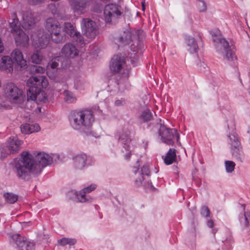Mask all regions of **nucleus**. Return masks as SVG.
Returning a JSON list of instances; mask_svg holds the SVG:
<instances>
[{
    "label": "nucleus",
    "instance_id": "obj_33",
    "mask_svg": "<svg viewBox=\"0 0 250 250\" xmlns=\"http://www.w3.org/2000/svg\"><path fill=\"white\" fill-rule=\"evenodd\" d=\"M224 164L225 170L227 173H230L234 171L236 165L234 162L232 161L227 160L225 161Z\"/></svg>",
    "mask_w": 250,
    "mask_h": 250
},
{
    "label": "nucleus",
    "instance_id": "obj_36",
    "mask_svg": "<svg viewBox=\"0 0 250 250\" xmlns=\"http://www.w3.org/2000/svg\"><path fill=\"white\" fill-rule=\"evenodd\" d=\"M197 8L200 12H205L207 11V4L205 0H197Z\"/></svg>",
    "mask_w": 250,
    "mask_h": 250
},
{
    "label": "nucleus",
    "instance_id": "obj_29",
    "mask_svg": "<svg viewBox=\"0 0 250 250\" xmlns=\"http://www.w3.org/2000/svg\"><path fill=\"white\" fill-rule=\"evenodd\" d=\"M92 190H93V188L91 186L84 188L83 190L80 191L79 193L76 192L75 194L80 202H84L86 200L85 194Z\"/></svg>",
    "mask_w": 250,
    "mask_h": 250
},
{
    "label": "nucleus",
    "instance_id": "obj_53",
    "mask_svg": "<svg viewBox=\"0 0 250 250\" xmlns=\"http://www.w3.org/2000/svg\"><path fill=\"white\" fill-rule=\"evenodd\" d=\"M143 144H144V146L145 148L146 149L147 146V142L144 141Z\"/></svg>",
    "mask_w": 250,
    "mask_h": 250
},
{
    "label": "nucleus",
    "instance_id": "obj_18",
    "mask_svg": "<svg viewBox=\"0 0 250 250\" xmlns=\"http://www.w3.org/2000/svg\"><path fill=\"white\" fill-rule=\"evenodd\" d=\"M0 69L6 73H11L13 71L14 62L11 58L8 56H4L1 58Z\"/></svg>",
    "mask_w": 250,
    "mask_h": 250
},
{
    "label": "nucleus",
    "instance_id": "obj_48",
    "mask_svg": "<svg viewBox=\"0 0 250 250\" xmlns=\"http://www.w3.org/2000/svg\"><path fill=\"white\" fill-rule=\"evenodd\" d=\"M30 126H32V127H31L32 130H30V132L31 133L37 132L40 129V127L38 125H30Z\"/></svg>",
    "mask_w": 250,
    "mask_h": 250
},
{
    "label": "nucleus",
    "instance_id": "obj_5",
    "mask_svg": "<svg viewBox=\"0 0 250 250\" xmlns=\"http://www.w3.org/2000/svg\"><path fill=\"white\" fill-rule=\"evenodd\" d=\"M139 161H137V166L133 168L134 174L138 177L135 181V184L137 187L143 186L146 189H154L151 181L149 179L146 180V177L149 176L150 172L147 166L144 165L139 168Z\"/></svg>",
    "mask_w": 250,
    "mask_h": 250
},
{
    "label": "nucleus",
    "instance_id": "obj_3",
    "mask_svg": "<svg viewBox=\"0 0 250 250\" xmlns=\"http://www.w3.org/2000/svg\"><path fill=\"white\" fill-rule=\"evenodd\" d=\"M215 47L218 54L223 57L225 62L232 67H235L236 75L238 77L240 82V74L237 68V58L235 54V46L234 42L230 41L229 42L224 38L216 39Z\"/></svg>",
    "mask_w": 250,
    "mask_h": 250
},
{
    "label": "nucleus",
    "instance_id": "obj_1",
    "mask_svg": "<svg viewBox=\"0 0 250 250\" xmlns=\"http://www.w3.org/2000/svg\"><path fill=\"white\" fill-rule=\"evenodd\" d=\"M143 38L144 32L141 29L125 30L119 37L115 38L114 42L119 47L131 44L129 46L130 51H128L126 57L133 66L137 65L140 62V56L143 53L142 41Z\"/></svg>",
    "mask_w": 250,
    "mask_h": 250
},
{
    "label": "nucleus",
    "instance_id": "obj_31",
    "mask_svg": "<svg viewBox=\"0 0 250 250\" xmlns=\"http://www.w3.org/2000/svg\"><path fill=\"white\" fill-rule=\"evenodd\" d=\"M62 29L63 31L71 37L73 36L76 32V31H74L73 25L70 22H65L63 24Z\"/></svg>",
    "mask_w": 250,
    "mask_h": 250
},
{
    "label": "nucleus",
    "instance_id": "obj_41",
    "mask_svg": "<svg viewBox=\"0 0 250 250\" xmlns=\"http://www.w3.org/2000/svg\"><path fill=\"white\" fill-rule=\"evenodd\" d=\"M64 95L65 96L64 100L66 102L71 103L74 100V98L72 96V94L68 90H65L64 91Z\"/></svg>",
    "mask_w": 250,
    "mask_h": 250
},
{
    "label": "nucleus",
    "instance_id": "obj_4",
    "mask_svg": "<svg viewBox=\"0 0 250 250\" xmlns=\"http://www.w3.org/2000/svg\"><path fill=\"white\" fill-rule=\"evenodd\" d=\"M27 100H35L38 102H45L46 100V94L42 89L46 88L48 83L45 77L39 76L30 77L26 83Z\"/></svg>",
    "mask_w": 250,
    "mask_h": 250
},
{
    "label": "nucleus",
    "instance_id": "obj_54",
    "mask_svg": "<svg viewBox=\"0 0 250 250\" xmlns=\"http://www.w3.org/2000/svg\"><path fill=\"white\" fill-rule=\"evenodd\" d=\"M217 229H212V233H213L214 234H215V233L217 232Z\"/></svg>",
    "mask_w": 250,
    "mask_h": 250
},
{
    "label": "nucleus",
    "instance_id": "obj_40",
    "mask_svg": "<svg viewBox=\"0 0 250 250\" xmlns=\"http://www.w3.org/2000/svg\"><path fill=\"white\" fill-rule=\"evenodd\" d=\"M200 213L202 216L207 217L209 216L210 211L206 206H203L201 208Z\"/></svg>",
    "mask_w": 250,
    "mask_h": 250
},
{
    "label": "nucleus",
    "instance_id": "obj_58",
    "mask_svg": "<svg viewBox=\"0 0 250 250\" xmlns=\"http://www.w3.org/2000/svg\"><path fill=\"white\" fill-rule=\"evenodd\" d=\"M94 29H95V31H96V26H95V25Z\"/></svg>",
    "mask_w": 250,
    "mask_h": 250
},
{
    "label": "nucleus",
    "instance_id": "obj_57",
    "mask_svg": "<svg viewBox=\"0 0 250 250\" xmlns=\"http://www.w3.org/2000/svg\"><path fill=\"white\" fill-rule=\"evenodd\" d=\"M97 205H95V206H94L95 209H97Z\"/></svg>",
    "mask_w": 250,
    "mask_h": 250
},
{
    "label": "nucleus",
    "instance_id": "obj_28",
    "mask_svg": "<svg viewBox=\"0 0 250 250\" xmlns=\"http://www.w3.org/2000/svg\"><path fill=\"white\" fill-rule=\"evenodd\" d=\"M153 118V115L150 109L148 108L145 109L139 116V119L140 121L146 122L150 121Z\"/></svg>",
    "mask_w": 250,
    "mask_h": 250
},
{
    "label": "nucleus",
    "instance_id": "obj_2",
    "mask_svg": "<svg viewBox=\"0 0 250 250\" xmlns=\"http://www.w3.org/2000/svg\"><path fill=\"white\" fill-rule=\"evenodd\" d=\"M49 159V156L44 153H38L33 159L28 152H23L21 154V160L15 163V168L18 176L25 179L30 172L40 173L42 168L48 165Z\"/></svg>",
    "mask_w": 250,
    "mask_h": 250
},
{
    "label": "nucleus",
    "instance_id": "obj_20",
    "mask_svg": "<svg viewBox=\"0 0 250 250\" xmlns=\"http://www.w3.org/2000/svg\"><path fill=\"white\" fill-rule=\"evenodd\" d=\"M91 0H69V3L75 11H81L85 8Z\"/></svg>",
    "mask_w": 250,
    "mask_h": 250
},
{
    "label": "nucleus",
    "instance_id": "obj_12",
    "mask_svg": "<svg viewBox=\"0 0 250 250\" xmlns=\"http://www.w3.org/2000/svg\"><path fill=\"white\" fill-rule=\"evenodd\" d=\"M93 118L92 113L91 111L85 110L78 112L75 115L74 121L78 125H83L85 127L89 128L92 126Z\"/></svg>",
    "mask_w": 250,
    "mask_h": 250
},
{
    "label": "nucleus",
    "instance_id": "obj_9",
    "mask_svg": "<svg viewBox=\"0 0 250 250\" xmlns=\"http://www.w3.org/2000/svg\"><path fill=\"white\" fill-rule=\"evenodd\" d=\"M33 43L37 48H44L48 44L50 41V35L44 31V29H40L32 34L31 37Z\"/></svg>",
    "mask_w": 250,
    "mask_h": 250
},
{
    "label": "nucleus",
    "instance_id": "obj_38",
    "mask_svg": "<svg viewBox=\"0 0 250 250\" xmlns=\"http://www.w3.org/2000/svg\"><path fill=\"white\" fill-rule=\"evenodd\" d=\"M4 197L6 199L7 201L10 204H13L16 202L18 198V195L9 193L4 194Z\"/></svg>",
    "mask_w": 250,
    "mask_h": 250
},
{
    "label": "nucleus",
    "instance_id": "obj_17",
    "mask_svg": "<svg viewBox=\"0 0 250 250\" xmlns=\"http://www.w3.org/2000/svg\"><path fill=\"white\" fill-rule=\"evenodd\" d=\"M61 53L68 58H74L79 55V51L76 46L71 43H66L62 48Z\"/></svg>",
    "mask_w": 250,
    "mask_h": 250
},
{
    "label": "nucleus",
    "instance_id": "obj_59",
    "mask_svg": "<svg viewBox=\"0 0 250 250\" xmlns=\"http://www.w3.org/2000/svg\"><path fill=\"white\" fill-rule=\"evenodd\" d=\"M158 170H157L156 171V173L158 172Z\"/></svg>",
    "mask_w": 250,
    "mask_h": 250
},
{
    "label": "nucleus",
    "instance_id": "obj_46",
    "mask_svg": "<svg viewBox=\"0 0 250 250\" xmlns=\"http://www.w3.org/2000/svg\"><path fill=\"white\" fill-rule=\"evenodd\" d=\"M61 58V57H57L55 59V61L52 62L50 63V66L52 69L58 68L59 66V63L56 62V60L59 61V59Z\"/></svg>",
    "mask_w": 250,
    "mask_h": 250
},
{
    "label": "nucleus",
    "instance_id": "obj_13",
    "mask_svg": "<svg viewBox=\"0 0 250 250\" xmlns=\"http://www.w3.org/2000/svg\"><path fill=\"white\" fill-rule=\"evenodd\" d=\"M45 28L50 32V38L63 33L61 24L53 18H48L46 20Z\"/></svg>",
    "mask_w": 250,
    "mask_h": 250
},
{
    "label": "nucleus",
    "instance_id": "obj_34",
    "mask_svg": "<svg viewBox=\"0 0 250 250\" xmlns=\"http://www.w3.org/2000/svg\"><path fill=\"white\" fill-rule=\"evenodd\" d=\"M66 36L65 34L62 33L57 36H54L51 38V41L55 43H62L66 40Z\"/></svg>",
    "mask_w": 250,
    "mask_h": 250
},
{
    "label": "nucleus",
    "instance_id": "obj_15",
    "mask_svg": "<svg viewBox=\"0 0 250 250\" xmlns=\"http://www.w3.org/2000/svg\"><path fill=\"white\" fill-rule=\"evenodd\" d=\"M241 212L238 215V220L242 228H249L250 226V211H245V204H239Z\"/></svg>",
    "mask_w": 250,
    "mask_h": 250
},
{
    "label": "nucleus",
    "instance_id": "obj_26",
    "mask_svg": "<svg viewBox=\"0 0 250 250\" xmlns=\"http://www.w3.org/2000/svg\"><path fill=\"white\" fill-rule=\"evenodd\" d=\"M21 144V142L18 140H14V139H9L8 142V150L10 153H14L17 152L19 149V146Z\"/></svg>",
    "mask_w": 250,
    "mask_h": 250
},
{
    "label": "nucleus",
    "instance_id": "obj_10",
    "mask_svg": "<svg viewBox=\"0 0 250 250\" xmlns=\"http://www.w3.org/2000/svg\"><path fill=\"white\" fill-rule=\"evenodd\" d=\"M130 131L127 127L124 126L121 131H119L116 136L121 141L123 147L127 151L125 154V158L128 160L131 155V149L130 146V139L129 137Z\"/></svg>",
    "mask_w": 250,
    "mask_h": 250
},
{
    "label": "nucleus",
    "instance_id": "obj_27",
    "mask_svg": "<svg viewBox=\"0 0 250 250\" xmlns=\"http://www.w3.org/2000/svg\"><path fill=\"white\" fill-rule=\"evenodd\" d=\"M23 22L22 26L24 28L28 29L31 27L35 23L34 19L31 13L26 14L23 17Z\"/></svg>",
    "mask_w": 250,
    "mask_h": 250
},
{
    "label": "nucleus",
    "instance_id": "obj_16",
    "mask_svg": "<svg viewBox=\"0 0 250 250\" xmlns=\"http://www.w3.org/2000/svg\"><path fill=\"white\" fill-rule=\"evenodd\" d=\"M12 239L21 250H32L34 246L33 243L27 241L24 237L21 236L19 234H14L12 236Z\"/></svg>",
    "mask_w": 250,
    "mask_h": 250
},
{
    "label": "nucleus",
    "instance_id": "obj_7",
    "mask_svg": "<svg viewBox=\"0 0 250 250\" xmlns=\"http://www.w3.org/2000/svg\"><path fill=\"white\" fill-rule=\"evenodd\" d=\"M159 135L162 141L167 145H173L175 141L177 143L179 142V135L175 129L168 128L165 125H161L159 130Z\"/></svg>",
    "mask_w": 250,
    "mask_h": 250
},
{
    "label": "nucleus",
    "instance_id": "obj_55",
    "mask_svg": "<svg viewBox=\"0 0 250 250\" xmlns=\"http://www.w3.org/2000/svg\"><path fill=\"white\" fill-rule=\"evenodd\" d=\"M142 10H145V6H144V2H142Z\"/></svg>",
    "mask_w": 250,
    "mask_h": 250
},
{
    "label": "nucleus",
    "instance_id": "obj_22",
    "mask_svg": "<svg viewBox=\"0 0 250 250\" xmlns=\"http://www.w3.org/2000/svg\"><path fill=\"white\" fill-rule=\"evenodd\" d=\"M185 40L188 46V50L190 53H196L198 50V45L195 38L187 35L185 37Z\"/></svg>",
    "mask_w": 250,
    "mask_h": 250
},
{
    "label": "nucleus",
    "instance_id": "obj_43",
    "mask_svg": "<svg viewBox=\"0 0 250 250\" xmlns=\"http://www.w3.org/2000/svg\"><path fill=\"white\" fill-rule=\"evenodd\" d=\"M31 127H32V126H30V124H25L22 125L21 127V131L25 134L31 133V132H30V130H32Z\"/></svg>",
    "mask_w": 250,
    "mask_h": 250
},
{
    "label": "nucleus",
    "instance_id": "obj_19",
    "mask_svg": "<svg viewBox=\"0 0 250 250\" xmlns=\"http://www.w3.org/2000/svg\"><path fill=\"white\" fill-rule=\"evenodd\" d=\"M83 21L84 25L82 28L83 34L88 38H93L94 37L93 21L89 19H85L83 20Z\"/></svg>",
    "mask_w": 250,
    "mask_h": 250
},
{
    "label": "nucleus",
    "instance_id": "obj_23",
    "mask_svg": "<svg viewBox=\"0 0 250 250\" xmlns=\"http://www.w3.org/2000/svg\"><path fill=\"white\" fill-rule=\"evenodd\" d=\"M15 40L17 45L26 47L28 44L29 37L23 31L15 35Z\"/></svg>",
    "mask_w": 250,
    "mask_h": 250
},
{
    "label": "nucleus",
    "instance_id": "obj_37",
    "mask_svg": "<svg viewBox=\"0 0 250 250\" xmlns=\"http://www.w3.org/2000/svg\"><path fill=\"white\" fill-rule=\"evenodd\" d=\"M117 85L118 86V88L120 90H122L123 89H128L129 86V83L127 80L125 78L124 82L122 80H120L117 82Z\"/></svg>",
    "mask_w": 250,
    "mask_h": 250
},
{
    "label": "nucleus",
    "instance_id": "obj_32",
    "mask_svg": "<svg viewBox=\"0 0 250 250\" xmlns=\"http://www.w3.org/2000/svg\"><path fill=\"white\" fill-rule=\"evenodd\" d=\"M18 23L17 19H14V21L10 23V27L11 28V32L12 33L17 35L18 33H20V31H23L20 27L19 25H17Z\"/></svg>",
    "mask_w": 250,
    "mask_h": 250
},
{
    "label": "nucleus",
    "instance_id": "obj_6",
    "mask_svg": "<svg viewBox=\"0 0 250 250\" xmlns=\"http://www.w3.org/2000/svg\"><path fill=\"white\" fill-rule=\"evenodd\" d=\"M4 94L6 98L12 103L20 104L24 101L22 90L13 83H8L4 86Z\"/></svg>",
    "mask_w": 250,
    "mask_h": 250
},
{
    "label": "nucleus",
    "instance_id": "obj_44",
    "mask_svg": "<svg viewBox=\"0 0 250 250\" xmlns=\"http://www.w3.org/2000/svg\"><path fill=\"white\" fill-rule=\"evenodd\" d=\"M102 248L103 250H113V245L111 241L107 240L105 242Z\"/></svg>",
    "mask_w": 250,
    "mask_h": 250
},
{
    "label": "nucleus",
    "instance_id": "obj_25",
    "mask_svg": "<svg viewBox=\"0 0 250 250\" xmlns=\"http://www.w3.org/2000/svg\"><path fill=\"white\" fill-rule=\"evenodd\" d=\"M176 157V151L174 148H170L164 158V162L166 165L172 164L175 160Z\"/></svg>",
    "mask_w": 250,
    "mask_h": 250
},
{
    "label": "nucleus",
    "instance_id": "obj_51",
    "mask_svg": "<svg viewBox=\"0 0 250 250\" xmlns=\"http://www.w3.org/2000/svg\"><path fill=\"white\" fill-rule=\"evenodd\" d=\"M207 224L208 227L211 228L214 226V222L212 220H209L207 221Z\"/></svg>",
    "mask_w": 250,
    "mask_h": 250
},
{
    "label": "nucleus",
    "instance_id": "obj_11",
    "mask_svg": "<svg viewBox=\"0 0 250 250\" xmlns=\"http://www.w3.org/2000/svg\"><path fill=\"white\" fill-rule=\"evenodd\" d=\"M119 6L116 4H107L104 8V15L106 22H115L119 18L122 12L119 10Z\"/></svg>",
    "mask_w": 250,
    "mask_h": 250
},
{
    "label": "nucleus",
    "instance_id": "obj_24",
    "mask_svg": "<svg viewBox=\"0 0 250 250\" xmlns=\"http://www.w3.org/2000/svg\"><path fill=\"white\" fill-rule=\"evenodd\" d=\"M232 155L240 162H244L245 160V155L242 150L241 146H237L231 148Z\"/></svg>",
    "mask_w": 250,
    "mask_h": 250
},
{
    "label": "nucleus",
    "instance_id": "obj_14",
    "mask_svg": "<svg viewBox=\"0 0 250 250\" xmlns=\"http://www.w3.org/2000/svg\"><path fill=\"white\" fill-rule=\"evenodd\" d=\"M11 59L15 61V68L18 71H22L25 69L27 66L26 60L23 58L21 52L18 49H15L11 54Z\"/></svg>",
    "mask_w": 250,
    "mask_h": 250
},
{
    "label": "nucleus",
    "instance_id": "obj_8",
    "mask_svg": "<svg viewBox=\"0 0 250 250\" xmlns=\"http://www.w3.org/2000/svg\"><path fill=\"white\" fill-rule=\"evenodd\" d=\"M109 69L114 74L125 73V70L127 72L129 68L126 64L124 56L121 54L114 55L109 63Z\"/></svg>",
    "mask_w": 250,
    "mask_h": 250
},
{
    "label": "nucleus",
    "instance_id": "obj_52",
    "mask_svg": "<svg viewBox=\"0 0 250 250\" xmlns=\"http://www.w3.org/2000/svg\"><path fill=\"white\" fill-rule=\"evenodd\" d=\"M1 157H3V158L6 156V154H8V153L6 152V150L4 149H2L1 151Z\"/></svg>",
    "mask_w": 250,
    "mask_h": 250
},
{
    "label": "nucleus",
    "instance_id": "obj_56",
    "mask_svg": "<svg viewBox=\"0 0 250 250\" xmlns=\"http://www.w3.org/2000/svg\"><path fill=\"white\" fill-rule=\"evenodd\" d=\"M95 48H96V46H95ZM94 51H95V55H96V54H97L98 53H97V50H96V48H95V50H94Z\"/></svg>",
    "mask_w": 250,
    "mask_h": 250
},
{
    "label": "nucleus",
    "instance_id": "obj_45",
    "mask_svg": "<svg viewBox=\"0 0 250 250\" xmlns=\"http://www.w3.org/2000/svg\"><path fill=\"white\" fill-rule=\"evenodd\" d=\"M76 42L83 44V38L79 32H76L72 36Z\"/></svg>",
    "mask_w": 250,
    "mask_h": 250
},
{
    "label": "nucleus",
    "instance_id": "obj_42",
    "mask_svg": "<svg viewBox=\"0 0 250 250\" xmlns=\"http://www.w3.org/2000/svg\"><path fill=\"white\" fill-rule=\"evenodd\" d=\"M31 60L33 63L39 64L42 61V57L38 53H34L31 57Z\"/></svg>",
    "mask_w": 250,
    "mask_h": 250
},
{
    "label": "nucleus",
    "instance_id": "obj_35",
    "mask_svg": "<svg viewBox=\"0 0 250 250\" xmlns=\"http://www.w3.org/2000/svg\"><path fill=\"white\" fill-rule=\"evenodd\" d=\"M86 160V156L85 154L78 155L75 158V162L82 167L84 166Z\"/></svg>",
    "mask_w": 250,
    "mask_h": 250
},
{
    "label": "nucleus",
    "instance_id": "obj_47",
    "mask_svg": "<svg viewBox=\"0 0 250 250\" xmlns=\"http://www.w3.org/2000/svg\"><path fill=\"white\" fill-rule=\"evenodd\" d=\"M199 70L201 72H205L207 70V65L204 62L200 63Z\"/></svg>",
    "mask_w": 250,
    "mask_h": 250
},
{
    "label": "nucleus",
    "instance_id": "obj_39",
    "mask_svg": "<svg viewBox=\"0 0 250 250\" xmlns=\"http://www.w3.org/2000/svg\"><path fill=\"white\" fill-rule=\"evenodd\" d=\"M59 243L61 245L64 246L66 244H69L70 245H74L76 244V241L74 239H69V238H64L62 239L61 240H60L59 241Z\"/></svg>",
    "mask_w": 250,
    "mask_h": 250
},
{
    "label": "nucleus",
    "instance_id": "obj_49",
    "mask_svg": "<svg viewBox=\"0 0 250 250\" xmlns=\"http://www.w3.org/2000/svg\"><path fill=\"white\" fill-rule=\"evenodd\" d=\"M114 104H115V105L116 106H120L123 105L124 102L121 100H117L115 101Z\"/></svg>",
    "mask_w": 250,
    "mask_h": 250
},
{
    "label": "nucleus",
    "instance_id": "obj_50",
    "mask_svg": "<svg viewBox=\"0 0 250 250\" xmlns=\"http://www.w3.org/2000/svg\"><path fill=\"white\" fill-rule=\"evenodd\" d=\"M95 114H99L101 115L102 113V111L100 109L99 106H96L95 105Z\"/></svg>",
    "mask_w": 250,
    "mask_h": 250
},
{
    "label": "nucleus",
    "instance_id": "obj_21",
    "mask_svg": "<svg viewBox=\"0 0 250 250\" xmlns=\"http://www.w3.org/2000/svg\"><path fill=\"white\" fill-rule=\"evenodd\" d=\"M228 127L229 130H231L232 132L228 135L229 139L231 148L237 146H241L240 142L238 137V136L235 132H233L234 129V124L233 121H232L231 124H228Z\"/></svg>",
    "mask_w": 250,
    "mask_h": 250
},
{
    "label": "nucleus",
    "instance_id": "obj_30",
    "mask_svg": "<svg viewBox=\"0 0 250 250\" xmlns=\"http://www.w3.org/2000/svg\"><path fill=\"white\" fill-rule=\"evenodd\" d=\"M28 71L32 74H42L44 72L45 69L44 68L41 67L38 65H31L29 66H27Z\"/></svg>",
    "mask_w": 250,
    "mask_h": 250
}]
</instances>
